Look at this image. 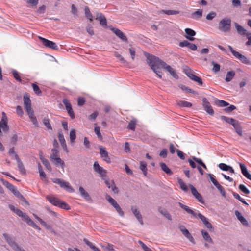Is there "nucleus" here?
Here are the masks:
<instances>
[{
	"mask_svg": "<svg viewBox=\"0 0 251 251\" xmlns=\"http://www.w3.org/2000/svg\"><path fill=\"white\" fill-rule=\"evenodd\" d=\"M147 61L151 69L160 78H162V72L158 70V66H161V63L162 60L153 55H149L147 57Z\"/></svg>",
	"mask_w": 251,
	"mask_h": 251,
	"instance_id": "1",
	"label": "nucleus"
},
{
	"mask_svg": "<svg viewBox=\"0 0 251 251\" xmlns=\"http://www.w3.org/2000/svg\"><path fill=\"white\" fill-rule=\"evenodd\" d=\"M46 199L50 203L56 206L66 210H69L70 208V206L67 203L62 201L52 195L47 196Z\"/></svg>",
	"mask_w": 251,
	"mask_h": 251,
	"instance_id": "2",
	"label": "nucleus"
},
{
	"mask_svg": "<svg viewBox=\"0 0 251 251\" xmlns=\"http://www.w3.org/2000/svg\"><path fill=\"white\" fill-rule=\"evenodd\" d=\"M231 20L228 18H225L222 19L219 23L218 29L224 32H229L231 28Z\"/></svg>",
	"mask_w": 251,
	"mask_h": 251,
	"instance_id": "3",
	"label": "nucleus"
},
{
	"mask_svg": "<svg viewBox=\"0 0 251 251\" xmlns=\"http://www.w3.org/2000/svg\"><path fill=\"white\" fill-rule=\"evenodd\" d=\"M51 180L53 183L58 184L61 188L65 189L68 192L70 193L75 192L74 189L70 185L69 182L60 178H51Z\"/></svg>",
	"mask_w": 251,
	"mask_h": 251,
	"instance_id": "4",
	"label": "nucleus"
},
{
	"mask_svg": "<svg viewBox=\"0 0 251 251\" xmlns=\"http://www.w3.org/2000/svg\"><path fill=\"white\" fill-rule=\"evenodd\" d=\"M9 208L11 210L13 211L18 216L21 217L22 220L26 223V224L28 225H29L32 222V220L25 213L23 212L21 210L15 208L13 205H9Z\"/></svg>",
	"mask_w": 251,
	"mask_h": 251,
	"instance_id": "5",
	"label": "nucleus"
},
{
	"mask_svg": "<svg viewBox=\"0 0 251 251\" xmlns=\"http://www.w3.org/2000/svg\"><path fill=\"white\" fill-rule=\"evenodd\" d=\"M228 47L235 58L239 59L244 64L246 65L251 64V61L246 56L241 54L240 52L235 50L231 46L229 45Z\"/></svg>",
	"mask_w": 251,
	"mask_h": 251,
	"instance_id": "6",
	"label": "nucleus"
},
{
	"mask_svg": "<svg viewBox=\"0 0 251 251\" xmlns=\"http://www.w3.org/2000/svg\"><path fill=\"white\" fill-rule=\"evenodd\" d=\"M39 38L42 41V44L46 47L55 50L58 49V47L55 43L41 37H39Z\"/></svg>",
	"mask_w": 251,
	"mask_h": 251,
	"instance_id": "7",
	"label": "nucleus"
},
{
	"mask_svg": "<svg viewBox=\"0 0 251 251\" xmlns=\"http://www.w3.org/2000/svg\"><path fill=\"white\" fill-rule=\"evenodd\" d=\"M3 236L6 241L15 251H16L20 247L8 234L4 233L3 234Z\"/></svg>",
	"mask_w": 251,
	"mask_h": 251,
	"instance_id": "8",
	"label": "nucleus"
},
{
	"mask_svg": "<svg viewBox=\"0 0 251 251\" xmlns=\"http://www.w3.org/2000/svg\"><path fill=\"white\" fill-rule=\"evenodd\" d=\"M202 106L204 110L209 114L213 115L214 114V110L211 106L207 100L204 98L202 99Z\"/></svg>",
	"mask_w": 251,
	"mask_h": 251,
	"instance_id": "9",
	"label": "nucleus"
},
{
	"mask_svg": "<svg viewBox=\"0 0 251 251\" xmlns=\"http://www.w3.org/2000/svg\"><path fill=\"white\" fill-rule=\"evenodd\" d=\"M161 63V67L166 69L170 75L175 78H178V75L176 72L175 70L171 67L170 65H167L165 62H160Z\"/></svg>",
	"mask_w": 251,
	"mask_h": 251,
	"instance_id": "10",
	"label": "nucleus"
},
{
	"mask_svg": "<svg viewBox=\"0 0 251 251\" xmlns=\"http://www.w3.org/2000/svg\"><path fill=\"white\" fill-rule=\"evenodd\" d=\"M63 103L65 106V108L68 112V114L72 119L75 118V114L72 108V105L69 100L67 99H63L62 101Z\"/></svg>",
	"mask_w": 251,
	"mask_h": 251,
	"instance_id": "11",
	"label": "nucleus"
},
{
	"mask_svg": "<svg viewBox=\"0 0 251 251\" xmlns=\"http://www.w3.org/2000/svg\"><path fill=\"white\" fill-rule=\"evenodd\" d=\"M100 154L101 157L107 163H111V159L108 156V153L106 149L102 146L100 147Z\"/></svg>",
	"mask_w": 251,
	"mask_h": 251,
	"instance_id": "12",
	"label": "nucleus"
},
{
	"mask_svg": "<svg viewBox=\"0 0 251 251\" xmlns=\"http://www.w3.org/2000/svg\"><path fill=\"white\" fill-rule=\"evenodd\" d=\"M191 193L195 198L201 203H203L204 201L202 196L197 191V189L191 184L189 185Z\"/></svg>",
	"mask_w": 251,
	"mask_h": 251,
	"instance_id": "13",
	"label": "nucleus"
},
{
	"mask_svg": "<svg viewBox=\"0 0 251 251\" xmlns=\"http://www.w3.org/2000/svg\"><path fill=\"white\" fill-rule=\"evenodd\" d=\"M95 171L99 173L101 177H104L106 174V170L101 167L97 161H95L93 165Z\"/></svg>",
	"mask_w": 251,
	"mask_h": 251,
	"instance_id": "14",
	"label": "nucleus"
},
{
	"mask_svg": "<svg viewBox=\"0 0 251 251\" xmlns=\"http://www.w3.org/2000/svg\"><path fill=\"white\" fill-rule=\"evenodd\" d=\"M15 159L17 161V166L20 173L22 175H25L26 171L24 166L17 154H15Z\"/></svg>",
	"mask_w": 251,
	"mask_h": 251,
	"instance_id": "15",
	"label": "nucleus"
},
{
	"mask_svg": "<svg viewBox=\"0 0 251 251\" xmlns=\"http://www.w3.org/2000/svg\"><path fill=\"white\" fill-rule=\"evenodd\" d=\"M110 29L122 40L125 42L127 41V37L120 30L116 28H111Z\"/></svg>",
	"mask_w": 251,
	"mask_h": 251,
	"instance_id": "16",
	"label": "nucleus"
},
{
	"mask_svg": "<svg viewBox=\"0 0 251 251\" xmlns=\"http://www.w3.org/2000/svg\"><path fill=\"white\" fill-rule=\"evenodd\" d=\"M131 211L134 214V216L136 217L139 222L141 225H143L144 222L142 219V215L140 213V212L138 210V209L135 207L132 206L131 207Z\"/></svg>",
	"mask_w": 251,
	"mask_h": 251,
	"instance_id": "17",
	"label": "nucleus"
},
{
	"mask_svg": "<svg viewBox=\"0 0 251 251\" xmlns=\"http://www.w3.org/2000/svg\"><path fill=\"white\" fill-rule=\"evenodd\" d=\"M238 164L240 167L241 171L242 174L248 179L251 180V175L249 173L246 166L240 162H238Z\"/></svg>",
	"mask_w": 251,
	"mask_h": 251,
	"instance_id": "18",
	"label": "nucleus"
},
{
	"mask_svg": "<svg viewBox=\"0 0 251 251\" xmlns=\"http://www.w3.org/2000/svg\"><path fill=\"white\" fill-rule=\"evenodd\" d=\"M24 106L25 110L32 108L31 101L29 98V96L25 94L24 96Z\"/></svg>",
	"mask_w": 251,
	"mask_h": 251,
	"instance_id": "19",
	"label": "nucleus"
},
{
	"mask_svg": "<svg viewBox=\"0 0 251 251\" xmlns=\"http://www.w3.org/2000/svg\"><path fill=\"white\" fill-rule=\"evenodd\" d=\"M100 21V24L103 27L107 26V21L105 16L101 13H97V18Z\"/></svg>",
	"mask_w": 251,
	"mask_h": 251,
	"instance_id": "20",
	"label": "nucleus"
},
{
	"mask_svg": "<svg viewBox=\"0 0 251 251\" xmlns=\"http://www.w3.org/2000/svg\"><path fill=\"white\" fill-rule=\"evenodd\" d=\"M185 32L186 34V35L185 36L186 38L190 41H193L194 40V38L193 37L196 35V32L194 30L190 28H186Z\"/></svg>",
	"mask_w": 251,
	"mask_h": 251,
	"instance_id": "21",
	"label": "nucleus"
},
{
	"mask_svg": "<svg viewBox=\"0 0 251 251\" xmlns=\"http://www.w3.org/2000/svg\"><path fill=\"white\" fill-rule=\"evenodd\" d=\"M235 27L237 30L238 34L242 36L246 35L248 32L247 30L241 25L238 24L237 23H234Z\"/></svg>",
	"mask_w": 251,
	"mask_h": 251,
	"instance_id": "22",
	"label": "nucleus"
},
{
	"mask_svg": "<svg viewBox=\"0 0 251 251\" xmlns=\"http://www.w3.org/2000/svg\"><path fill=\"white\" fill-rule=\"evenodd\" d=\"M26 111L27 112L29 116V117L30 119L32 122L33 123V124L34 125H37L38 124L37 120L34 114V111L32 108L28 109V110H26Z\"/></svg>",
	"mask_w": 251,
	"mask_h": 251,
	"instance_id": "23",
	"label": "nucleus"
},
{
	"mask_svg": "<svg viewBox=\"0 0 251 251\" xmlns=\"http://www.w3.org/2000/svg\"><path fill=\"white\" fill-rule=\"evenodd\" d=\"M235 215L236 216L237 218L239 221H240V222L245 226H247L248 224V221L246 220V219L242 215L241 213L236 210L235 211Z\"/></svg>",
	"mask_w": 251,
	"mask_h": 251,
	"instance_id": "24",
	"label": "nucleus"
},
{
	"mask_svg": "<svg viewBox=\"0 0 251 251\" xmlns=\"http://www.w3.org/2000/svg\"><path fill=\"white\" fill-rule=\"evenodd\" d=\"M178 204L181 208L185 210L188 214H191L195 218L197 217V214L188 206L181 203V202H178Z\"/></svg>",
	"mask_w": 251,
	"mask_h": 251,
	"instance_id": "25",
	"label": "nucleus"
},
{
	"mask_svg": "<svg viewBox=\"0 0 251 251\" xmlns=\"http://www.w3.org/2000/svg\"><path fill=\"white\" fill-rule=\"evenodd\" d=\"M58 139L60 143V144L61 146L62 147L63 149L67 152H68V151L67 150V145L66 144L65 140L64 137V135L62 133H59L58 134Z\"/></svg>",
	"mask_w": 251,
	"mask_h": 251,
	"instance_id": "26",
	"label": "nucleus"
},
{
	"mask_svg": "<svg viewBox=\"0 0 251 251\" xmlns=\"http://www.w3.org/2000/svg\"><path fill=\"white\" fill-rule=\"evenodd\" d=\"M201 233L202 236L205 242H208V243H213L212 239L207 231L204 230H202L201 231Z\"/></svg>",
	"mask_w": 251,
	"mask_h": 251,
	"instance_id": "27",
	"label": "nucleus"
},
{
	"mask_svg": "<svg viewBox=\"0 0 251 251\" xmlns=\"http://www.w3.org/2000/svg\"><path fill=\"white\" fill-rule=\"evenodd\" d=\"M160 166L161 169L168 175L171 176L173 174V172L169 168L165 163L161 162L160 163Z\"/></svg>",
	"mask_w": 251,
	"mask_h": 251,
	"instance_id": "28",
	"label": "nucleus"
},
{
	"mask_svg": "<svg viewBox=\"0 0 251 251\" xmlns=\"http://www.w3.org/2000/svg\"><path fill=\"white\" fill-rule=\"evenodd\" d=\"M79 191L81 196L87 200H90L91 198L89 194L85 191V190L82 187L80 186L79 188Z\"/></svg>",
	"mask_w": 251,
	"mask_h": 251,
	"instance_id": "29",
	"label": "nucleus"
},
{
	"mask_svg": "<svg viewBox=\"0 0 251 251\" xmlns=\"http://www.w3.org/2000/svg\"><path fill=\"white\" fill-rule=\"evenodd\" d=\"M235 75V72L234 71H230L227 72L225 78V81L226 82L231 81Z\"/></svg>",
	"mask_w": 251,
	"mask_h": 251,
	"instance_id": "30",
	"label": "nucleus"
},
{
	"mask_svg": "<svg viewBox=\"0 0 251 251\" xmlns=\"http://www.w3.org/2000/svg\"><path fill=\"white\" fill-rule=\"evenodd\" d=\"M233 126L236 132L240 136L242 135V130L241 127L239 122L237 121L234 124H233Z\"/></svg>",
	"mask_w": 251,
	"mask_h": 251,
	"instance_id": "31",
	"label": "nucleus"
},
{
	"mask_svg": "<svg viewBox=\"0 0 251 251\" xmlns=\"http://www.w3.org/2000/svg\"><path fill=\"white\" fill-rule=\"evenodd\" d=\"M220 118L222 120L225 121L227 123L232 125V126L233 124H234L237 121L232 118L227 117L225 116H221Z\"/></svg>",
	"mask_w": 251,
	"mask_h": 251,
	"instance_id": "32",
	"label": "nucleus"
},
{
	"mask_svg": "<svg viewBox=\"0 0 251 251\" xmlns=\"http://www.w3.org/2000/svg\"><path fill=\"white\" fill-rule=\"evenodd\" d=\"M177 104L181 107H191L192 106V104L191 102L184 100L178 101L177 102Z\"/></svg>",
	"mask_w": 251,
	"mask_h": 251,
	"instance_id": "33",
	"label": "nucleus"
},
{
	"mask_svg": "<svg viewBox=\"0 0 251 251\" xmlns=\"http://www.w3.org/2000/svg\"><path fill=\"white\" fill-rule=\"evenodd\" d=\"M140 169L142 170L144 175L146 176L147 174V163L145 161H141L140 162Z\"/></svg>",
	"mask_w": 251,
	"mask_h": 251,
	"instance_id": "34",
	"label": "nucleus"
},
{
	"mask_svg": "<svg viewBox=\"0 0 251 251\" xmlns=\"http://www.w3.org/2000/svg\"><path fill=\"white\" fill-rule=\"evenodd\" d=\"M160 213L163 215L165 218L169 220H172V217L168 211L165 209H160L159 210Z\"/></svg>",
	"mask_w": 251,
	"mask_h": 251,
	"instance_id": "35",
	"label": "nucleus"
},
{
	"mask_svg": "<svg viewBox=\"0 0 251 251\" xmlns=\"http://www.w3.org/2000/svg\"><path fill=\"white\" fill-rule=\"evenodd\" d=\"M84 12L86 17L88 18L90 22H92L93 21V16L88 7L86 6L85 7Z\"/></svg>",
	"mask_w": 251,
	"mask_h": 251,
	"instance_id": "36",
	"label": "nucleus"
},
{
	"mask_svg": "<svg viewBox=\"0 0 251 251\" xmlns=\"http://www.w3.org/2000/svg\"><path fill=\"white\" fill-rule=\"evenodd\" d=\"M137 121L136 119H133L131 120L127 126V128L130 130H134L135 129Z\"/></svg>",
	"mask_w": 251,
	"mask_h": 251,
	"instance_id": "37",
	"label": "nucleus"
},
{
	"mask_svg": "<svg viewBox=\"0 0 251 251\" xmlns=\"http://www.w3.org/2000/svg\"><path fill=\"white\" fill-rule=\"evenodd\" d=\"M51 154L50 155V159L51 160H53V159L58 158V154H59V151L56 148H53L51 151Z\"/></svg>",
	"mask_w": 251,
	"mask_h": 251,
	"instance_id": "38",
	"label": "nucleus"
},
{
	"mask_svg": "<svg viewBox=\"0 0 251 251\" xmlns=\"http://www.w3.org/2000/svg\"><path fill=\"white\" fill-rule=\"evenodd\" d=\"M70 138L71 144H74L76 139V132L75 129H72L70 132Z\"/></svg>",
	"mask_w": 251,
	"mask_h": 251,
	"instance_id": "39",
	"label": "nucleus"
},
{
	"mask_svg": "<svg viewBox=\"0 0 251 251\" xmlns=\"http://www.w3.org/2000/svg\"><path fill=\"white\" fill-rule=\"evenodd\" d=\"M40 159H41L43 164L46 167V168L49 171H51L52 169H51V167L50 165V164L49 161L43 157H41Z\"/></svg>",
	"mask_w": 251,
	"mask_h": 251,
	"instance_id": "40",
	"label": "nucleus"
},
{
	"mask_svg": "<svg viewBox=\"0 0 251 251\" xmlns=\"http://www.w3.org/2000/svg\"><path fill=\"white\" fill-rule=\"evenodd\" d=\"M215 186L219 191L222 196L224 198H226V194L224 187L222 185H221L219 183L215 185Z\"/></svg>",
	"mask_w": 251,
	"mask_h": 251,
	"instance_id": "41",
	"label": "nucleus"
},
{
	"mask_svg": "<svg viewBox=\"0 0 251 251\" xmlns=\"http://www.w3.org/2000/svg\"><path fill=\"white\" fill-rule=\"evenodd\" d=\"M178 183H179L180 188L184 191L185 192H188V188L187 186L186 185V184L183 181V180L181 179H178Z\"/></svg>",
	"mask_w": 251,
	"mask_h": 251,
	"instance_id": "42",
	"label": "nucleus"
},
{
	"mask_svg": "<svg viewBox=\"0 0 251 251\" xmlns=\"http://www.w3.org/2000/svg\"><path fill=\"white\" fill-rule=\"evenodd\" d=\"M189 78L191 80L197 82L200 85H201L202 84V81L200 77L195 75L194 74L192 75H191V76H190Z\"/></svg>",
	"mask_w": 251,
	"mask_h": 251,
	"instance_id": "43",
	"label": "nucleus"
},
{
	"mask_svg": "<svg viewBox=\"0 0 251 251\" xmlns=\"http://www.w3.org/2000/svg\"><path fill=\"white\" fill-rule=\"evenodd\" d=\"M215 103L220 107H226L229 105V104L223 100H217L215 101Z\"/></svg>",
	"mask_w": 251,
	"mask_h": 251,
	"instance_id": "44",
	"label": "nucleus"
},
{
	"mask_svg": "<svg viewBox=\"0 0 251 251\" xmlns=\"http://www.w3.org/2000/svg\"><path fill=\"white\" fill-rule=\"evenodd\" d=\"M36 219L40 223V224L47 229L52 230L51 227L48 224H47L45 221H44L40 217H38Z\"/></svg>",
	"mask_w": 251,
	"mask_h": 251,
	"instance_id": "45",
	"label": "nucleus"
},
{
	"mask_svg": "<svg viewBox=\"0 0 251 251\" xmlns=\"http://www.w3.org/2000/svg\"><path fill=\"white\" fill-rule=\"evenodd\" d=\"M56 166L60 165L62 168L64 166V162L60 157L56 158L52 160Z\"/></svg>",
	"mask_w": 251,
	"mask_h": 251,
	"instance_id": "46",
	"label": "nucleus"
},
{
	"mask_svg": "<svg viewBox=\"0 0 251 251\" xmlns=\"http://www.w3.org/2000/svg\"><path fill=\"white\" fill-rule=\"evenodd\" d=\"M183 234L186 237L191 243L193 244H195V240L191 235V234L190 233L189 231L187 230L184 233H183Z\"/></svg>",
	"mask_w": 251,
	"mask_h": 251,
	"instance_id": "47",
	"label": "nucleus"
},
{
	"mask_svg": "<svg viewBox=\"0 0 251 251\" xmlns=\"http://www.w3.org/2000/svg\"><path fill=\"white\" fill-rule=\"evenodd\" d=\"M0 180L2 182L3 184L10 191L13 190L15 187L8 181L4 180L3 179H1Z\"/></svg>",
	"mask_w": 251,
	"mask_h": 251,
	"instance_id": "48",
	"label": "nucleus"
},
{
	"mask_svg": "<svg viewBox=\"0 0 251 251\" xmlns=\"http://www.w3.org/2000/svg\"><path fill=\"white\" fill-rule=\"evenodd\" d=\"M104 251H117L114 249V246L111 244H107L106 246H102Z\"/></svg>",
	"mask_w": 251,
	"mask_h": 251,
	"instance_id": "49",
	"label": "nucleus"
},
{
	"mask_svg": "<svg viewBox=\"0 0 251 251\" xmlns=\"http://www.w3.org/2000/svg\"><path fill=\"white\" fill-rule=\"evenodd\" d=\"M162 13L166 14L167 15H176V14H178L179 13V11H177V10H163L162 11Z\"/></svg>",
	"mask_w": 251,
	"mask_h": 251,
	"instance_id": "50",
	"label": "nucleus"
},
{
	"mask_svg": "<svg viewBox=\"0 0 251 251\" xmlns=\"http://www.w3.org/2000/svg\"><path fill=\"white\" fill-rule=\"evenodd\" d=\"M106 199L114 207L118 203L115 200L111 197L109 195H107L106 196Z\"/></svg>",
	"mask_w": 251,
	"mask_h": 251,
	"instance_id": "51",
	"label": "nucleus"
},
{
	"mask_svg": "<svg viewBox=\"0 0 251 251\" xmlns=\"http://www.w3.org/2000/svg\"><path fill=\"white\" fill-rule=\"evenodd\" d=\"M203 11L201 9H198L196 12H194L192 14V17L193 18H195V17H197L198 18H201L202 16Z\"/></svg>",
	"mask_w": 251,
	"mask_h": 251,
	"instance_id": "52",
	"label": "nucleus"
},
{
	"mask_svg": "<svg viewBox=\"0 0 251 251\" xmlns=\"http://www.w3.org/2000/svg\"><path fill=\"white\" fill-rule=\"evenodd\" d=\"M32 87H33V91H34V92H35V94H36L38 95H41L42 92L40 90V88L39 87V86L38 85H37L35 83H33L32 84Z\"/></svg>",
	"mask_w": 251,
	"mask_h": 251,
	"instance_id": "53",
	"label": "nucleus"
},
{
	"mask_svg": "<svg viewBox=\"0 0 251 251\" xmlns=\"http://www.w3.org/2000/svg\"><path fill=\"white\" fill-rule=\"evenodd\" d=\"M44 125L49 130H52L51 126L50 123L49 119L48 118H44L43 120Z\"/></svg>",
	"mask_w": 251,
	"mask_h": 251,
	"instance_id": "54",
	"label": "nucleus"
},
{
	"mask_svg": "<svg viewBox=\"0 0 251 251\" xmlns=\"http://www.w3.org/2000/svg\"><path fill=\"white\" fill-rule=\"evenodd\" d=\"M238 188L243 193L246 194H248L250 193V191L247 189V188L243 184H240L238 186Z\"/></svg>",
	"mask_w": 251,
	"mask_h": 251,
	"instance_id": "55",
	"label": "nucleus"
},
{
	"mask_svg": "<svg viewBox=\"0 0 251 251\" xmlns=\"http://www.w3.org/2000/svg\"><path fill=\"white\" fill-rule=\"evenodd\" d=\"M12 73L14 76V77L16 80H17L18 81L21 82L22 79L20 78V76H19V73L18 72L15 70H13L12 71Z\"/></svg>",
	"mask_w": 251,
	"mask_h": 251,
	"instance_id": "56",
	"label": "nucleus"
},
{
	"mask_svg": "<svg viewBox=\"0 0 251 251\" xmlns=\"http://www.w3.org/2000/svg\"><path fill=\"white\" fill-rule=\"evenodd\" d=\"M138 243L140 245L144 251H152L150 248L148 247L142 241L138 240Z\"/></svg>",
	"mask_w": 251,
	"mask_h": 251,
	"instance_id": "57",
	"label": "nucleus"
},
{
	"mask_svg": "<svg viewBox=\"0 0 251 251\" xmlns=\"http://www.w3.org/2000/svg\"><path fill=\"white\" fill-rule=\"evenodd\" d=\"M211 63L213 66L212 71L214 72H219L220 70V65L214 61H212Z\"/></svg>",
	"mask_w": 251,
	"mask_h": 251,
	"instance_id": "58",
	"label": "nucleus"
},
{
	"mask_svg": "<svg viewBox=\"0 0 251 251\" xmlns=\"http://www.w3.org/2000/svg\"><path fill=\"white\" fill-rule=\"evenodd\" d=\"M0 128H2L3 131H8L9 128L7 122H0Z\"/></svg>",
	"mask_w": 251,
	"mask_h": 251,
	"instance_id": "59",
	"label": "nucleus"
},
{
	"mask_svg": "<svg viewBox=\"0 0 251 251\" xmlns=\"http://www.w3.org/2000/svg\"><path fill=\"white\" fill-rule=\"evenodd\" d=\"M219 168L223 171H228L230 166H228L225 163H220L218 165Z\"/></svg>",
	"mask_w": 251,
	"mask_h": 251,
	"instance_id": "60",
	"label": "nucleus"
},
{
	"mask_svg": "<svg viewBox=\"0 0 251 251\" xmlns=\"http://www.w3.org/2000/svg\"><path fill=\"white\" fill-rule=\"evenodd\" d=\"M114 208H115L116 211L118 213V214L121 216H122V217L124 216V213L118 204H117L116 205H115Z\"/></svg>",
	"mask_w": 251,
	"mask_h": 251,
	"instance_id": "61",
	"label": "nucleus"
},
{
	"mask_svg": "<svg viewBox=\"0 0 251 251\" xmlns=\"http://www.w3.org/2000/svg\"><path fill=\"white\" fill-rule=\"evenodd\" d=\"M114 208H115L116 211L118 213V214L121 216H122V217L124 216V213L118 204H117L116 205H115Z\"/></svg>",
	"mask_w": 251,
	"mask_h": 251,
	"instance_id": "62",
	"label": "nucleus"
},
{
	"mask_svg": "<svg viewBox=\"0 0 251 251\" xmlns=\"http://www.w3.org/2000/svg\"><path fill=\"white\" fill-rule=\"evenodd\" d=\"M114 208H115L116 211L118 213V214L121 216H122V217L124 216V213L118 204H117L116 205H115Z\"/></svg>",
	"mask_w": 251,
	"mask_h": 251,
	"instance_id": "63",
	"label": "nucleus"
},
{
	"mask_svg": "<svg viewBox=\"0 0 251 251\" xmlns=\"http://www.w3.org/2000/svg\"><path fill=\"white\" fill-rule=\"evenodd\" d=\"M86 30H87V32L90 35L92 36V35H94V33L93 27L90 24H89L87 25V26L86 27Z\"/></svg>",
	"mask_w": 251,
	"mask_h": 251,
	"instance_id": "64",
	"label": "nucleus"
}]
</instances>
